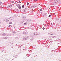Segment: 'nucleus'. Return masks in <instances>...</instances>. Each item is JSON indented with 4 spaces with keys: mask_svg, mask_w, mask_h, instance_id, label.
I'll use <instances>...</instances> for the list:
<instances>
[{
    "mask_svg": "<svg viewBox=\"0 0 61 61\" xmlns=\"http://www.w3.org/2000/svg\"><path fill=\"white\" fill-rule=\"evenodd\" d=\"M19 3H21V2L20 1L19 2Z\"/></svg>",
    "mask_w": 61,
    "mask_h": 61,
    "instance_id": "obj_18",
    "label": "nucleus"
},
{
    "mask_svg": "<svg viewBox=\"0 0 61 61\" xmlns=\"http://www.w3.org/2000/svg\"><path fill=\"white\" fill-rule=\"evenodd\" d=\"M54 2L55 3H56L57 2V1L56 0H55L54 1Z\"/></svg>",
    "mask_w": 61,
    "mask_h": 61,
    "instance_id": "obj_3",
    "label": "nucleus"
},
{
    "mask_svg": "<svg viewBox=\"0 0 61 61\" xmlns=\"http://www.w3.org/2000/svg\"><path fill=\"white\" fill-rule=\"evenodd\" d=\"M24 7H25V6H24V5H23L22 6V7L23 8H24Z\"/></svg>",
    "mask_w": 61,
    "mask_h": 61,
    "instance_id": "obj_10",
    "label": "nucleus"
},
{
    "mask_svg": "<svg viewBox=\"0 0 61 61\" xmlns=\"http://www.w3.org/2000/svg\"><path fill=\"white\" fill-rule=\"evenodd\" d=\"M15 26L14 27V28H15Z\"/></svg>",
    "mask_w": 61,
    "mask_h": 61,
    "instance_id": "obj_23",
    "label": "nucleus"
},
{
    "mask_svg": "<svg viewBox=\"0 0 61 61\" xmlns=\"http://www.w3.org/2000/svg\"><path fill=\"white\" fill-rule=\"evenodd\" d=\"M24 33V32H23V33Z\"/></svg>",
    "mask_w": 61,
    "mask_h": 61,
    "instance_id": "obj_25",
    "label": "nucleus"
},
{
    "mask_svg": "<svg viewBox=\"0 0 61 61\" xmlns=\"http://www.w3.org/2000/svg\"><path fill=\"white\" fill-rule=\"evenodd\" d=\"M50 16H51V15H49V17H50Z\"/></svg>",
    "mask_w": 61,
    "mask_h": 61,
    "instance_id": "obj_13",
    "label": "nucleus"
},
{
    "mask_svg": "<svg viewBox=\"0 0 61 61\" xmlns=\"http://www.w3.org/2000/svg\"><path fill=\"white\" fill-rule=\"evenodd\" d=\"M2 23V21L1 20H0V23Z\"/></svg>",
    "mask_w": 61,
    "mask_h": 61,
    "instance_id": "obj_15",
    "label": "nucleus"
},
{
    "mask_svg": "<svg viewBox=\"0 0 61 61\" xmlns=\"http://www.w3.org/2000/svg\"><path fill=\"white\" fill-rule=\"evenodd\" d=\"M45 15H46V13H45Z\"/></svg>",
    "mask_w": 61,
    "mask_h": 61,
    "instance_id": "obj_20",
    "label": "nucleus"
},
{
    "mask_svg": "<svg viewBox=\"0 0 61 61\" xmlns=\"http://www.w3.org/2000/svg\"><path fill=\"white\" fill-rule=\"evenodd\" d=\"M20 5L19 4H17L16 5V6H17V7L19 6Z\"/></svg>",
    "mask_w": 61,
    "mask_h": 61,
    "instance_id": "obj_2",
    "label": "nucleus"
},
{
    "mask_svg": "<svg viewBox=\"0 0 61 61\" xmlns=\"http://www.w3.org/2000/svg\"><path fill=\"white\" fill-rule=\"evenodd\" d=\"M49 35H52V34H51V33H48Z\"/></svg>",
    "mask_w": 61,
    "mask_h": 61,
    "instance_id": "obj_5",
    "label": "nucleus"
},
{
    "mask_svg": "<svg viewBox=\"0 0 61 61\" xmlns=\"http://www.w3.org/2000/svg\"><path fill=\"white\" fill-rule=\"evenodd\" d=\"M43 30H44L45 29V28H44V27L43 28Z\"/></svg>",
    "mask_w": 61,
    "mask_h": 61,
    "instance_id": "obj_14",
    "label": "nucleus"
},
{
    "mask_svg": "<svg viewBox=\"0 0 61 61\" xmlns=\"http://www.w3.org/2000/svg\"><path fill=\"white\" fill-rule=\"evenodd\" d=\"M31 0V1H32V0Z\"/></svg>",
    "mask_w": 61,
    "mask_h": 61,
    "instance_id": "obj_24",
    "label": "nucleus"
},
{
    "mask_svg": "<svg viewBox=\"0 0 61 61\" xmlns=\"http://www.w3.org/2000/svg\"><path fill=\"white\" fill-rule=\"evenodd\" d=\"M59 23H60V22H61V20H60V21H59Z\"/></svg>",
    "mask_w": 61,
    "mask_h": 61,
    "instance_id": "obj_17",
    "label": "nucleus"
},
{
    "mask_svg": "<svg viewBox=\"0 0 61 61\" xmlns=\"http://www.w3.org/2000/svg\"><path fill=\"white\" fill-rule=\"evenodd\" d=\"M35 1L36 0V1H37V0H34Z\"/></svg>",
    "mask_w": 61,
    "mask_h": 61,
    "instance_id": "obj_21",
    "label": "nucleus"
},
{
    "mask_svg": "<svg viewBox=\"0 0 61 61\" xmlns=\"http://www.w3.org/2000/svg\"><path fill=\"white\" fill-rule=\"evenodd\" d=\"M29 5V3L27 2V5Z\"/></svg>",
    "mask_w": 61,
    "mask_h": 61,
    "instance_id": "obj_11",
    "label": "nucleus"
},
{
    "mask_svg": "<svg viewBox=\"0 0 61 61\" xmlns=\"http://www.w3.org/2000/svg\"><path fill=\"white\" fill-rule=\"evenodd\" d=\"M26 24H27V23L26 22L25 23H24V25H26Z\"/></svg>",
    "mask_w": 61,
    "mask_h": 61,
    "instance_id": "obj_6",
    "label": "nucleus"
},
{
    "mask_svg": "<svg viewBox=\"0 0 61 61\" xmlns=\"http://www.w3.org/2000/svg\"><path fill=\"white\" fill-rule=\"evenodd\" d=\"M24 12H26V8H25V9L23 10Z\"/></svg>",
    "mask_w": 61,
    "mask_h": 61,
    "instance_id": "obj_1",
    "label": "nucleus"
},
{
    "mask_svg": "<svg viewBox=\"0 0 61 61\" xmlns=\"http://www.w3.org/2000/svg\"><path fill=\"white\" fill-rule=\"evenodd\" d=\"M14 2L13 1H11V2L12 3H14Z\"/></svg>",
    "mask_w": 61,
    "mask_h": 61,
    "instance_id": "obj_16",
    "label": "nucleus"
},
{
    "mask_svg": "<svg viewBox=\"0 0 61 61\" xmlns=\"http://www.w3.org/2000/svg\"><path fill=\"white\" fill-rule=\"evenodd\" d=\"M40 11H42V9H40Z\"/></svg>",
    "mask_w": 61,
    "mask_h": 61,
    "instance_id": "obj_12",
    "label": "nucleus"
},
{
    "mask_svg": "<svg viewBox=\"0 0 61 61\" xmlns=\"http://www.w3.org/2000/svg\"><path fill=\"white\" fill-rule=\"evenodd\" d=\"M18 9H16V11H18Z\"/></svg>",
    "mask_w": 61,
    "mask_h": 61,
    "instance_id": "obj_9",
    "label": "nucleus"
},
{
    "mask_svg": "<svg viewBox=\"0 0 61 61\" xmlns=\"http://www.w3.org/2000/svg\"><path fill=\"white\" fill-rule=\"evenodd\" d=\"M51 25H53V24H52V23H51Z\"/></svg>",
    "mask_w": 61,
    "mask_h": 61,
    "instance_id": "obj_19",
    "label": "nucleus"
},
{
    "mask_svg": "<svg viewBox=\"0 0 61 61\" xmlns=\"http://www.w3.org/2000/svg\"><path fill=\"white\" fill-rule=\"evenodd\" d=\"M12 23H9L10 24H12Z\"/></svg>",
    "mask_w": 61,
    "mask_h": 61,
    "instance_id": "obj_22",
    "label": "nucleus"
},
{
    "mask_svg": "<svg viewBox=\"0 0 61 61\" xmlns=\"http://www.w3.org/2000/svg\"><path fill=\"white\" fill-rule=\"evenodd\" d=\"M35 7H34V6H32L31 7V8H34Z\"/></svg>",
    "mask_w": 61,
    "mask_h": 61,
    "instance_id": "obj_4",
    "label": "nucleus"
},
{
    "mask_svg": "<svg viewBox=\"0 0 61 61\" xmlns=\"http://www.w3.org/2000/svg\"><path fill=\"white\" fill-rule=\"evenodd\" d=\"M18 8H19V9H21V6H19L18 7Z\"/></svg>",
    "mask_w": 61,
    "mask_h": 61,
    "instance_id": "obj_7",
    "label": "nucleus"
},
{
    "mask_svg": "<svg viewBox=\"0 0 61 61\" xmlns=\"http://www.w3.org/2000/svg\"><path fill=\"white\" fill-rule=\"evenodd\" d=\"M12 25H9V26L10 27V26H11V27H12Z\"/></svg>",
    "mask_w": 61,
    "mask_h": 61,
    "instance_id": "obj_8",
    "label": "nucleus"
}]
</instances>
